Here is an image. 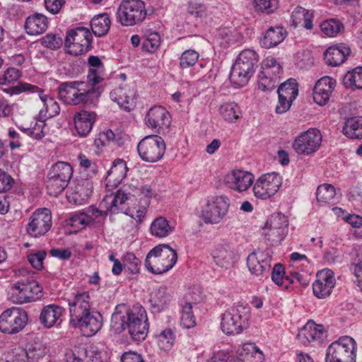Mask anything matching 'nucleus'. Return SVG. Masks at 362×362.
Returning a JSON list of instances; mask_svg holds the SVG:
<instances>
[{"mask_svg":"<svg viewBox=\"0 0 362 362\" xmlns=\"http://www.w3.org/2000/svg\"><path fill=\"white\" fill-rule=\"evenodd\" d=\"M5 93L10 95H18L23 92L37 93L39 95L40 99L43 103L45 108V116L47 117H52L58 115L60 112V107L57 101L49 95L44 94V90L36 86L21 83L17 86L11 87L4 90Z\"/></svg>","mask_w":362,"mask_h":362,"instance_id":"obj_11","label":"nucleus"},{"mask_svg":"<svg viewBox=\"0 0 362 362\" xmlns=\"http://www.w3.org/2000/svg\"><path fill=\"white\" fill-rule=\"evenodd\" d=\"M96 120L95 112L82 110L74 117L75 129L80 136H86L91 131Z\"/></svg>","mask_w":362,"mask_h":362,"instance_id":"obj_28","label":"nucleus"},{"mask_svg":"<svg viewBox=\"0 0 362 362\" xmlns=\"http://www.w3.org/2000/svg\"><path fill=\"white\" fill-rule=\"evenodd\" d=\"M160 255L161 265L158 272H168L177 262V252L168 245H160Z\"/></svg>","mask_w":362,"mask_h":362,"instance_id":"obj_39","label":"nucleus"},{"mask_svg":"<svg viewBox=\"0 0 362 362\" xmlns=\"http://www.w3.org/2000/svg\"><path fill=\"white\" fill-rule=\"evenodd\" d=\"M350 53V48L346 45L332 46L325 52L324 58L328 65L337 66L344 62Z\"/></svg>","mask_w":362,"mask_h":362,"instance_id":"obj_33","label":"nucleus"},{"mask_svg":"<svg viewBox=\"0 0 362 362\" xmlns=\"http://www.w3.org/2000/svg\"><path fill=\"white\" fill-rule=\"evenodd\" d=\"M344 83L347 88L362 89V67L348 71L344 77Z\"/></svg>","mask_w":362,"mask_h":362,"instance_id":"obj_50","label":"nucleus"},{"mask_svg":"<svg viewBox=\"0 0 362 362\" xmlns=\"http://www.w3.org/2000/svg\"><path fill=\"white\" fill-rule=\"evenodd\" d=\"M145 124L155 133H160L170 125V115L162 106H154L149 109L145 116Z\"/></svg>","mask_w":362,"mask_h":362,"instance_id":"obj_17","label":"nucleus"},{"mask_svg":"<svg viewBox=\"0 0 362 362\" xmlns=\"http://www.w3.org/2000/svg\"><path fill=\"white\" fill-rule=\"evenodd\" d=\"M335 85L336 81L329 76L322 77L319 79L313 88L314 101L320 106L326 105L329 100Z\"/></svg>","mask_w":362,"mask_h":362,"instance_id":"obj_23","label":"nucleus"},{"mask_svg":"<svg viewBox=\"0 0 362 362\" xmlns=\"http://www.w3.org/2000/svg\"><path fill=\"white\" fill-rule=\"evenodd\" d=\"M257 62V53L251 49H245L240 52L233 64L230 81L235 88H242L249 81L254 72V64Z\"/></svg>","mask_w":362,"mask_h":362,"instance_id":"obj_3","label":"nucleus"},{"mask_svg":"<svg viewBox=\"0 0 362 362\" xmlns=\"http://www.w3.org/2000/svg\"><path fill=\"white\" fill-rule=\"evenodd\" d=\"M238 358L243 362H262L263 354L254 343H245L237 351Z\"/></svg>","mask_w":362,"mask_h":362,"instance_id":"obj_35","label":"nucleus"},{"mask_svg":"<svg viewBox=\"0 0 362 362\" xmlns=\"http://www.w3.org/2000/svg\"><path fill=\"white\" fill-rule=\"evenodd\" d=\"M254 1L255 7L258 11L272 13L278 8V0H255Z\"/></svg>","mask_w":362,"mask_h":362,"instance_id":"obj_62","label":"nucleus"},{"mask_svg":"<svg viewBox=\"0 0 362 362\" xmlns=\"http://www.w3.org/2000/svg\"><path fill=\"white\" fill-rule=\"evenodd\" d=\"M287 35L286 30L281 26L270 27L260 40V45L265 49H270L279 45Z\"/></svg>","mask_w":362,"mask_h":362,"instance_id":"obj_31","label":"nucleus"},{"mask_svg":"<svg viewBox=\"0 0 362 362\" xmlns=\"http://www.w3.org/2000/svg\"><path fill=\"white\" fill-rule=\"evenodd\" d=\"M320 27L324 35L331 37L341 33L344 28L343 24L335 19L325 21L320 24Z\"/></svg>","mask_w":362,"mask_h":362,"instance_id":"obj_54","label":"nucleus"},{"mask_svg":"<svg viewBox=\"0 0 362 362\" xmlns=\"http://www.w3.org/2000/svg\"><path fill=\"white\" fill-rule=\"evenodd\" d=\"M322 143V134L315 128L302 132L294 140L293 147L299 154L309 155L319 148Z\"/></svg>","mask_w":362,"mask_h":362,"instance_id":"obj_15","label":"nucleus"},{"mask_svg":"<svg viewBox=\"0 0 362 362\" xmlns=\"http://www.w3.org/2000/svg\"><path fill=\"white\" fill-rule=\"evenodd\" d=\"M262 71H264L266 75L280 76L282 74V68L274 57H268L262 63Z\"/></svg>","mask_w":362,"mask_h":362,"instance_id":"obj_58","label":"nucleus"},{"mask_svg":"<svg viewBox=\"0 0 362 362\" xmlns=\"http://www.w3.org/2000/svg\"><path fill=\"white\" fill-rule=\"evenodd\" d=\"M280 76L265 74L264 71L259 74L258 88L263 92H269L275 89L279 83Z\"/></svg>","mask_w":362,"mask_h":362,"instance_id":"obj_49","label":"nucleus"},{"mask_svg":"<svg viewBox=\"0 0 362 362\" xmlns=\"http://www.w3.org/2000/svg\"><path fill=\"white\" fill-rule=\"evenodd\" d=\"M48 174L49 176L69 181L73 174V169L69 163L59 161L52 166Z\"/></svg>","mask_w":362,"mask_h":362,"instance_id":"obj_45","label":"nucleus"},{"mask_svg":"<svg viewBox=\"0 0 362 362\" xmlns=\"http://www.w3.org/2000/svg\"><path fill=\"white\" fill-rule=\"evenodd\" d=\"M21 74L18 69L15 68H8L4 74L0 76V86H8L7 88H1L4 92L6 88L14 87L11 86L16 82L21 77Z\"/></svg>","mask_w":362,"mask_h":362,"instance_id":"obj_55","label":"nucleus"},{"mask_svg":"<svg viewBox=\"0 0 362 362\" xmlns=\"http://www.w3.org/2000/svg\"><path fill=\"white\" fill-rule=\"evenodd\" d=\"M130 193L125 189H119L116 194H110L104 197L100 203V208L105 209L112 213H118L126 210V202L130 198Z\"/></svg>","mask_w":362,"mask_h":362,"instance_id":"obj_22","label":"nucleus"},{"mask_svg":"<svg viewBox=\"0 0 362 362\" xmlns=\"http://www.w3.org/2000/svg\"><path fill=\"white\" fill-rule=\"evenodd\" d=\"M147 15L145 3L141 0H124L117 11V20L123 26L142 23Z\"/></svg>","mask_w":362,"mask_h":362,"instance_id":"obj_5","label":"nucleus"},{"mask_svg":"<svg viewBox=\"0 0 362 362\" xmlns=\"http://www.w3.org/2000/svg\"><path fill=\"white\" fill-rule=\"evenodd\" d=\"M128 168L127 163L122 159H117L113 162L107 172L105 178L106 187L111 190L118 186L127 175Z\"/></svg>","mask_w":362,"mask_h":362,"instance_id":"obj_26","label":"nucleus"},{"mask_svg":"<svg viewBox=\"0 0 362 362\" xmlns=\"http://www.w3.org/2000/svg\"><path fill=\"white\" fill-rule=\"evenodd\" d=\"M314 18L313 11L307 10L301 6L296 7L291 13V20L293 26L303 23V27L307 30H312L313 28V19Z\"/></svg>","mask_w":362,"mask_h":362,"instance_id":"obj_36","label":"nucleus"},{"mask_svg":"<svg viewBox=\"0 0 362 362\" xmlns=\"http://www.w3.org/2000/svg\"><path fill=\"white\" fill-rule=\"evenodd\" d=\"M23 132L35 139H42L47 134L46 124L44 120H35L34 125L31 124L30 127L23 129Z\"/></svg>","mask_w":362,"mask_h":362,"instance_id":"obj_56","label":"nucleus"},{"mask_svg":"<svg viewBox=\"0 0 362 362\" xmlns=\"http://www.w3.org/2000/svg\"><path fill=\"white\" fill-rule=\"evenodd\" d=\"M171 298L166 287H155L150 290L148 303L153 312L160 313L168 307Z\"/></svg>","mask_w":362,"mask_h":362,"instance_id":"obj_24","label":"nucleus"},{"mask_svg":"<svg viewBox=\"0 0 362 362\" xmlns=\"http://www.w3.org/2000/svg\"><path fill=\"white\" fill-rule=\"evenodd\" d=\"M63 309L57 305L45 306L40 315V321L45 327L49 328L62 322Z\"/></svg>","mask_w":362,"mask_h":362,"instance_id":"obj_32","label":"nucleus"},{"mask_svg":"<svg viewBox=\"0 0 362 362\" xmlns=\"http://www.w3.org/2000/svg\"><path fill=\"white\" fill-rule=\"evenodd\" d=\"M110 326L116 332H121L127 328L132 339L142 341L146 337L148 331L146 311L139 303L132 306L118 305L112 315Z\"/></svg>","mask_w":362,"mask_h":362,"instance_id":"obj_1","label":"nucleus"},{"mask_svg":"<svg viewBox=\"0 0 362 362\" xmlns=\"http://www.w3.org/2000/svg\"><path fill=\"white\" fill-rule=\"evenodd\" d=\"M60 99L66 104L95 107L98 104L100 92L98 88L88 87L85 81L65 82L59 87Z\"/></svg>","mask_w":362,"mask_h":362,"instance_id":"obj_2","label":"nucleus"},{"mask_svg":"<svg viewBox=\"0 0 362 362\" xmlns=\"http://www.w3.org/2000/svg\"><path fill=\"white\" fill-rule=\"evenodd\" d=\"M122 260L123 262L124 269H127L129 272H134L138 269V265L140 261L133 252H126L123 255Z\"/></svg>","mask_w":362,"mask_h":362,"instance_id":"obj_64","label":"nucleus"},{"mask_svg":"<svg viewBox=\"0 0 362 362\" xmlns=\"http://www.w3.org/2000/svg\"><path fill=\"white\" fill-rule=\"evenodd\" d=\"M288 223L286 217L281 214H275L271 216L267 221L266 228L275 229L280 236H285Z\"/></svg>","mask_w":362,"mask_h":362,"instance_id":"obj_44","label":"nucleus"},{"mask_svg":"<svg viewBox=\"0 0 362 362\" xmlns=\"http://www.w3.org/2000/svg\"><path fill=\"white\" fill-rule=\"evenodd\" d=\"M160 251V245L156 246L148 253L145 260V266L148 272H157L160 270L161 265Z\"/></svg>","mask_w":362,"mask_h":362,"instance_id":"obj_51","label":"nucleus"},{"mask_svg":"<svg viewBox=\"0 0 362 362\" xmlns=\"http://www.w3.org/2000/svg\"><path fill=\"white\" fill-rule=\"evenodd\" d=\"M93 37L88 29L78 27L66 33L65 48L71 55L86 54L92 47Z\"/></svg>","mask_w":362,"mask_h":362,"instance_id":"obj_8","label":"nucleus"},{"mask_svg":"<svg viewBox=\"0 0 362 362\" xmlns=\"http://www.w3.org/2000/svg\"><path fill=\"white\" fill-rule=\"evenodd\" d=\"M48 23V19L44 14L35 13L27 17L24 28L28 35H38L46 31Z\"/></svg>","mask_w":362,"mask_h":362,"instance_id":"obj_30","label":"nucleus"},{"mask_svg":"<svg viewBox=\"0 0 362 362\" xmlns=\"http://www.w3.org/2000/svg\"><path fill=\"white\" fill-rule=\"evenodd\" d=\"M136 149L143 161L153 163L162 159L166 148L165 141L161 136L149 135L139 142Z\"/></svg>","mask_w":362,"mask_h":362,"instance_id":"obj_9","label":"nucleus"},{"mask_svg":"<svg viewBox=\"0 0 362 362\" xmlns=\"http://www.w3.org/2000/svg\"><path fill=\"white\" fill-rule=\"evenodd\" d=\"M105 78V69L89 68L87 75L88 87H93L102 83Z\"/></svg>","mask_w":362,"mask_h":362,"instance_id":"obj_60","label":"nucleus"},{"mask_svg":"<svg viewBox=\"0 0 362 362\" xmlns=\"http://www.w3.org/2000/svg\"><path fill=\"white\" fill-rule=\"evenodd\" d=\"M110 18L106 13L95 16L90 21L92 31L98 37L106 35L110 29Z\"/></svg>","mask_w":362,"mask_h":362,"instance_id":"obj_40","label":"nucleus"},{"mask_svg":"<svg viewBox=\"0 0 362 362\" xmlns=\"http://www.w3.org/2000/svg\"><path fill=\"white\" fill-rule=\"evenodd\" d=\"M283 183L281 176L276 173L261 175L255 182L252 189L256 197L267 199L275 195Z\"/></svg>","mask_w":362,"mask_h":362,"instance_id":"obj_12","label":"nucleus"},{"mask_svg":"<svg viewBox=\"0 0 362 362\" xmlns=\"http://www.w3.org/2000/svg\"><path fill=\"white\" fill-rule=\"evenodd\" d=\"M277 92L279 96L294 100L298 95V84L296 79L289 78L279 86Z\"/></svg>","mask_w":362,"mask_h":362,"instance_id":"obj_46","label":"nucleus"},{"mask_svg":"<svg viewBox=\"0 0 362 362\" xmlns=\"http://www.w3.org/2000/svg\"><path fill=\"white\" fill-rule=\"evenodd\" d=\"M356 342L349 336L332 342L327 350L326 362H356Z\"/></svg>","mask_w":362,"mask_h":362,"instance_id":"obj_6","label":"nucleus"},{"mask_svg":"<svg viewBox=\"0 0 362 362\" xmlns=\"http://www.w3.org/2000/svg\"><path fill=\"white\" fill-rule=\"evenodd\" d=\"M28 321L27 313L18 308L5 310L0 315V331L7 334H15L25 326Z\"/></svg>","mask_w":362,"mask_h":362,"instance_id":"obj_14","label":"nucleus"},{"mask_svg":"<svg viewBox=\"0 0 362 362\" xmlns=\"http://www.w3.org/2000/svg\"><path fill=\"white\" fill-rule=\"evenodd\" d=\"M218 111L222 118L228 122H235L241 117L239 106L233 102L221 105Z\"/></svg>","mask_w":362,"mask_h":362,"instance_id":"obj_43","label":"nucleus"},{"mask_svg":"<svg viewBox=\"0 0 362 362\" xmlns=\"http://www.w3.org/2000/svg\"><path fill=\"white\" fill-rule=\"evenodd\" d=\"M271 278L277 286L286 289L293 284L295 280L302 284L308 285L307 282H302L300 273H272Z\"/></svg>","mask_w":362,"mask_h":362,"instance_id":"obj_42","label":"nucleus"},{"mask_svg":"<svg viewBox=\"0 0 362 362\" xmlns=\"http://www.w3.org/2000/svg\"><path fill=\"white\" fill-rule=\"evenodd\" d=\"M43 296V288L35 280L21 281L11 288L10 300L16 304L33 302Z\"/></svg>","mask_w":362,"mask_h":362,"instance_id":"obj_7","label":"nucleus"},{"mask_svg":"<svg viewBox=\"0 0 362 362\" xmlns=\"http://www.w3.org/2000/svg\"><path fill=\"white\" fill-rule=\"evenodd\" d=\"M69 306L70 322L81 318V315L90 311V296L87 291L74 290L67 298Z\"/></svg>","mask_w":362,"mask_h":362,"instance_id":"obj_16","label":"nucleus"},{"mask_svg":"<svg viewBox=\"0 0 362 362\" xmlns=\"http://www.w3.org/2000/svg\"><path fill=\"white\" fill-rule=\"evenodd\" d=\"M336 196L335 188L329 184L320 185L316 192V198L320 204H330Z\"/></svg>","mask_w":362,"mask_h":362,"instance_id":"obj_48","label":"nucleus"},{"mask_svg":"<svg viewBox=\"0 0 362 362\" xmlns=\"http://www.w3.org/2000/svg\"><path fill=\"white\" fill-rule=\"evenodd\" d=\"M229 206L230 200L226 196L211 197L202 210V218L205 223L217 224L226 216Z\"/></svg>","mask_w":362,"mask_h":362,"instance_id":"obj_10","label":"nucleus"},{"mask_svg":"<svg viewBox=\"0 0 362 362\" xmlns=\"http://www.w3.org/2000/svg\"><path fill=\"white\" fill-rule=\"evenodd\" d=\"M70 323L75 327L80 329L86 337H92L102 327L103 317L95 311H90L77 319L72 320Z\"/></svg>","mask_w":362,"mask_h":362,"instance_id":"obj_19","label":"nucleus"},{"mask_svg":"<svg viewBox=\"0 0 362 362\" xmlns=\"http://www.w3.org/2000/svg\"><path fill=\"white\" fill-rule=\"evenodd\" d=\"M174 226L163 216L155 218L150 225V234L157 238H164L174 231Z\"/></svg>","mask_w":362,"mask_h":362,"instance_id":"obj_34","label":"nucleus"},{"mask_svg":"<svg viewBox=\"0 0 362 362\" xmlns=\"http://www.w3.org/2000/svg\"><path fill=\"white\" fill-rule=\"evenodd\" d=\"M247 264L250 272H265L271 267L269 259L260 261L254 252L248 255Z\"/></svg>","mask_w":362,"mask_h":362,"instance_id":"obj_53","label":"nucleus"},{"mask_svg":"<svg viewBox=\"0 0 362 362\" xmlns=\"http://www.w3.org/2000/svg\"><path fill=\"white\" fill-rule=\"evenodd\" d=\"M250 317V308L243 304H236L222 315L221 327L226 334H235L247 327Z\"/></svg>","mask_w":362,"mask_h":362,"instance_id":"obj_4","label":"nucleus"},{"mask_svg":"<svg viewBox=\"0 0 362 362\" xmlns=\"http://www.w3.org/2000/svg\"><path fill=\"white\" fill-rule=\"evenodd\" d=\"M344 134L351 139H362V117L347 119L343 127Z\"/></svg>","mask_w":362,"mask_h":362,"instance_id":"obj_41","label":"nucleus"},{"mask_svg":"<svg viewBox=\"0 0 362 362\" xmlns=\"http://www.w3.org/2000/svg\"><path fill=\"white\" fill-rule=\"evenodd\" d=\"M52 224L51 211L47 208L39 209L30 215L26 232L31 237L39 238L45 235L50 230Z\"/></svg>","mask_w":362,"mask_h":362,"instance_id":"obj_13","label":"nucleus"},{"mask_svg":"<svg viewBox=\"0 0 362 362\" xmlns=\"http://www.w3.org/2000/svg\"><path fill=\"white\" fill-rule=\"evenodd\" d=\"M323 325H317L314 321L309 320L299 331L297 339L303 344L321 343L324 337Z\"/></svg>","mask_w":362,"mask_h":362,"instance_id":"obj_21","label":"nucleus"},{"mask_svg":"<svg viewBox=\"0 0 362 362\" xmlns=\"http://www.w3.org/2000/svg\"><path fill=\"white\" fill-rule=\"evenodd\" d=\"M93 182L88 179L77 178L66 191L69 202L81 205L86 203L93 192Z\"/></svg>","mask_w":362,"mask_h":362,"instance_id":"obj_18","label":"nucleus"},{"mask_svg":"<svg viewBox=\"0 0 362 362\" xmlns=\"http://www.w3.org/2000/svg\"><path fill=\"white\" fill-rule=\"evenodd\" d=\"M334 273H317V279L313 284V293L318 298L329 296L335 285Z\"/></svg>","mask_w":362,"mask_h":362,"instance_id":"obj_25","label":"nucleus"},{"mask_svg":"<svg viewBox=\"0 0 362 362\" xmlns=\"http://www.w3.org/2000/svg\"><path fill=\"white\" fill-rule=\"evenodd\" d=\"M156 341L160 349L167 351L172 349L175 340L174 332L166 328L156 335Z\"/></svg>","mask_w":362,"mask_h":362,"instance_id":"obj_47","label":"nucleus"},{"mask_svg":"<svg viewBox=\"0 0 362 362\" xmlns=\"http://www.w3.org/2000/svg\"><path fill=\"white\" fill-rule=\"evenodd\" d=\"M213 257L222 269H230L238 259L235 250L229 245H220L214 252Z\"/></svg>","mask_w":362,"mask_h":362,"instance_id":"obj_29","label":"nucleus"},{"mask_svg":"<svg viewBox=\"0 0 362 362\" xmlns=\"http://www.w3.org/2000/svg\"><path fill=\"white\" fill-rule=\"evenodd\" d=\"M110 98L119 106L126 110H130V103L133 101L134 92L128 87H119L112 90Z\"/></svg>","mask_w":362,"mask_h":362,"instance_id":"obj_37","label":"nucleus"},{"mask_svg":"<svg viewBox=\"0 0 362 362\" xmlns=\"http://www.w3.org/2000/svg\"><path fill=\"white\" fill-rule=\"evenodd\" d=\"M18 351L21 355H23L25 362H39L47 354L46 348L38 343L29 344L26 349H20Z\"/></svg>","mask_w":362,"mask_h":362,"instance_id":"obj_38","label":"nucleus"},{"mask_svg":"<svg viewBox=\"0 0 362 362\" xmlns=\"http://www.w3.org/2000/svg\"><path fill=\"white\" fill-rule=\"evenodd\" d=\"M107 211L105 209L100 208V209H98L93 206L89 207L86 214L90 219V226L103 221L107 216Z\"/></svg>","mask_w":362,"mask_h":362,"instance_id":"obj_63","label":"nucleus"},{"mask_svg":"<svg viewBox=\"0 0 362 362\" xmlns=\"http://www.w3.org/2000/svg\"><path fill=\"white\" fill-rule=\"evenodd\" d=\"M199 54L194 49H187L182 52L180 57V66L187 69L194 66L198 61Z\"/></svg>","mask_w":362,"mask_h":362,"instance_id":"obj_59","label":"nucleus"},{"mask_svg":"<svg viewBox=\"0 0 362 362\" xmlns=\"http://www.w3.org/2000/svg\"><path fill=\"white\" fill-rule=\"evenodd\" d=\"M191 301H186L182 304L180 325L185 329H190L196 326V317L192 311L193 304H197L202 300L200 292L199 293H193L190 298Z\"/></svg>","mask_w":362,"mask_h":362,"instance_id":"obj_27","label":"nucleus"},{"mask_svg":"<svg viewBox=\"0 0 362 362\" xmlns=\"http://www.w3.org/2000/svg\"><path fill=\"white\" fill-rule=\"evenodd\" d=\"M253 181L254 175L242 170H232L223 177V182L228 188L239 192L249 189Z\"/></svg>","mask_w":362,"mask_h":362,"instance_id":"obj_20","label":"nucleus"},{"mask_svg":"<svg viewBox=\"0 0 362 362\" xmlns=\"http://www.w3.org/2000/svg\"><path fill=\"white\" fill-rule=\"evenodd\" d=\"M88 218L84 212L76 214L70 217L68 224L77 230H82L86 226H90Z\"/></svg>","mask_w":362,"mask_h":362,"instance_id":"obj_61","label":"nucleus"},{"mask_svg":"<svg viewBox=\"0 0 362 362\" xmlns=\"http://www.w3.org/2000/svg\"><path fill=\"white\" fill-rule=\"evenodd\" d=\"M160 45V37L158 33L149 32L143 39L142 46L148 52H154Z\"/></svg>","mask_w":362,"mask_h":362,"instance_id":"obj_57","label":"nucleus"},{"mask_svg":"<svg viewBox=\"0 0 362 362\" xmlns=\"http://www.w3.org/2000/svg\"><path fill=\"white\" fill-rule=\"evenodd\" d=\"M69 181L64 180L47 175V189L49 195L57 197L59 194L68 185Z\"/></svg>","mask_w":362,"mask_h":362,"instance_id":"obj_52","label":"nucleus"}]
</instances>
